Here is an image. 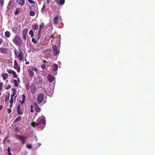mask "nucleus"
<instances>
[{"label": "nucleus", "instance_id": "obj_1", "mask_svg": "<svg viewBox=\"0 0 155 155\" xmlns=\"http://www.w3.org/2000/svg\"><path fill=\"white\" fill-rule=\"evenodd\" d=\"M46 124V120L45 117L38 118L36 122H33L31 123V126L33 127H36L38 128L43 129Z\"/></svg>", "mask_w": 155, "mask_h": 155}, {"label": "nucleus", "instance_id": "obj_2", "mask_svg": "<svg viewBox=\"0 0 155 155\" xmlns=\"http://www.w3.org/2000/svg\"><path fill=\"white\" fill-rule=\"evenodd\" d=\"M27 90L29 91L30 93L31 94H34L35 93L36 90V87L34 85L31 84L30 85L29 83H27L26 86Z\"/></svg>", "mask_w": 155, "mask_h": 155}, {"label": "nucleus", "instance_id": "obj_3", "mask_svg": "<svg viewBox=\"0 0 155 155\" xmlns=\"http://www.w3.org/2000/svg\"><path fill=\"white\" fill-rule=\"evenodd\" d=\"M15 56L18 58L20 61H22L24 56L23 53L20 50L19 51L15 50L14 51Z\"/></svg>", "mask_w": 155, "mask_h": 155}, {"label": "nucleus", "instance_id": "obj_4", "mask_svg": "<svg viewBox=\"0 0 155 155\" xmlns=\"http://www.w3.org/2000/svg\"><path fill=\"white\" fill-rule=\"evenodd\" d=\"M13 41L17 45H19L21 44V39L20 37L18 35L15 36L13 40Z\"/></svg>", "mask_w": 155, "mask_h": 155}, {"label": "nucleus", "instance_id": "obj_5", "mask_svg": "<svg viewBox=\"0 0 155 155\" xmlns=\"http://www.w3.org/2000/svg\"><path fill=\"white\" fill-rule=\"evenodd\" d=\"M44 96V94L42 93L39 94L37 98V101L39 104L41 103L43 101Z\"/></svg>", "mask_w": 155, "mask_h": 155}, {"label": "nucleus", "instance_id": "obj_6", "mask_svg": "<svg viewBox=\"0 0 155 155\" xmlns=\"http://www.w3.org/2000/svg\"><path fill=\"white\" fill-rule=\"evenodd\" d=\"M52 51L53 53V54L54 56H57L58 53L59 54V51L58 52L57 48L56 46L55 45H54L52 46Z\"/></svg>", "mask_w": 155, "mask_h": 155}, {"label": "nucleus", "instance_id": "obj_7", "mask_svg": "<svg viewBox=\"0 0 155 155\" xmlns=\"http://www.w3.org/2000/svg\"><path fill=\"white\" fill-rule=\"evenodd\" d=\"M17 114L18 115L22 114L23 113V110L21 109L20 107V104H19L17 108Z\"/></svg>", "mask_w": 155, "mask_h": 155}, {"label": "nucleus", "instance_id": "obj_8", "mask_svg": "<svg viewBox=\"0 0 155 155\" xmlns=\"http://www.w3.org/2000/svg\"><path fill=\"white\" fill-rule=\"evenodd\" d=\"M14 68L15 69L17 70V71L18 73L20 72V68L16 61H14Z\"/></svg>", "mask_w": 155, "mask_h": 155}, {"label": "nucleus", "instance_id": "obj_9", "mask_svg": "<svg viewBox=\"0 0 155 155\" xmlns=\"http://www.w3.org/2000/svg\"><path fill=\"white\" fill-rule=\"evenodd\" d=\"M33 107L34 108L35 110L37 112L39 113L41 111V109L37 105L36 103L33 104Z\"/></svg>", "mask_w": 155, "mask_h": 155}, {"label": "nucleus", "instance_id": "obj_10", "mask_svg": "<svg viewBox=\"0 0 155 155\" xmlns=\"http://www.w3.org/2000/svg\"><path fill=\"white\" fill-rule=\"evenodd\" d=\"M17 136L18 138L21 140L22 141V144H24L25 143V138L24 137H23L21 135H17Z\"/></svg>", "mask_w": 155, "mask_h": 155}, {"label": "nucleus", "instance_id": "obj_11", "mask_svg": "<svg viewBox=\"0 0 155 155\" xmlns=\"http://www.w3.org/2000/svg\"><path fill=\"white\" fill-rule=\"evenodd\" d=\"M47 79L50 82H51L53 81L55 78L52 75L49 74L47 76Z\"/></svg>", "mask_w": 155, "mask_h": 155}, {"label": "nucleus", "instance_id": "obj_12", "mask_svg": "<svg viewBox=\"0 0 155 155\" xmlns=\"http://www.w3.org/2000/svg\"><path fill=\"white\" fill-rule=\"evenodd\" d=\"M56 2L58 5H63L65 2V0H55Z\"/></svg>", "mask_w": 155, "mask_h": 155}, {"label": "nucleus", "instance_id": "obj_13", "mask_svg": "<svg viewBox=\"0 0 155 155\" xmlns=\"http://www.w3.org/2000/svg\"><path fill=\"white\" fill-rule=\"evenodd\" d=\"M58 18H59L58 15L56 16L55 17L53 18V23L54 25H57L58 24Z\"/></svg>", "mask_w": 155, "mask_h": 155}, {"label": "nucleus", "instance_id": "obj_14", "mask_svg": "<svg viewBox=\"0 0 155 155\" xmlns=\"http://www.w3.org/2000/svg\"><path fill=\"white\" fill-rule=\"evenodd\" d=\"M22 101H21V100H20L19 101L21 103V105H22V104L25 103V101L26 98L24 94H22Z\"/></svg>", "mask_w": 155, "mask_h": 155}, {"label": "nucleus", "instance_id": "obj_15", "mask_svg": "<svg viewBox=\"0 0 155 155\" xmlns=\"http://www.w3.org/2000/svg\"><path fill=\"white\" fill-rule=\"evenodd\" d=\"M2 77L3 79L5 80L7 78L8 76L7 74L3 73L2 74Z\"/></svg>", "mask_w": 155, "mask_h": 155}, {"label": "nucleus", "instance_id": "obj_16", "mask_svg": "<svg viewBox=\"0 0 155 155\" xmlns=\"http://www.w3.org/2000/svg\"><path fill=\"white\" fill-rule=\"evenodd\" d=\"M53 71H56L58 68V65L56 64H53Z\"/></svg>", "mask_w": 155, "mask_h": 155}, {"label": "nucleus", "instance_id": "obj_17", "mask_svg": "<svg viewBox=\"0 0 155 155\" xmlns=\"http://www.w3.org/2000/svg\"><path fill=\"white\" fill-rule=\"evenodd\" d=\"M1 52L2 53H7V50L6 48H0Z\"/></svg>", "mask_w": 155, "mask_h": 155}, {"label": "nucleus", "instance_id": "obj_18", "mask_svg": "<svg viewBox=\"0 0 155 155\" xmlns=\"http://www.w3.org/2000/svg\"><path fill=\"white\" fill-rule=\"evenodd\" d=\"M28 73L30 75V78H32L34 75V73L33 71L31 69H29L28 70Z\"/></svg>", "mask_w": 155, "mask_h": 155}, {"label": "nucleus", "instance_id": "obj_19", "mask_svg": "<svg viewBox=\"0 0 155 155\" xmlns=\"http://www.w3.org/2000/svg\"><path fill=\"white\" fill-rule=\"evenodd\" d=\"M44 25L43 23H42L40 25L39 28V31H38L39 34L40 33L41 29L44 28Z\"/></svg>", "mask_w": 155, "mask_h": 155}, {"label": "nucleus", "instance_id": "obj_20", "mask_svg": "<svg viewBox=\"0 0 155 155\" xmlns=\"http://www.w3.org/2000/svg\"><path fill=\"white\" fill-rule=\"evenodd\" d=\"M20 12V8H18L16 9V11L14 12V14L15 15H17Z\"/></svg>", "mask_w": 155, "mask_h": 155}, {"label": "nucleus", "instance_id": "obj_21", "mask_svg": "<svg viewBox=\"0 0 155 155\" xmlns=\"http://www.w3.org/2000/svg\"><path fill=\"white\" fill-rule=\"evenodd\" d=\"M21 118V117L20 116H19L18 117H17L13 121V122L15 123L19 121H20Z\"/></svg>", "mask_w": 155, "mask_h": 155}, {"label": "nucleus", "instance_id": "obj_22", "mask_svg": "<svg viewBox=\"0 0 155 155\" xmlns=\"http://www.w3.org/2000/svg\"><path fill=\"white\" fill-rule=\"evenodd\" d=\"M25 3V0H20V2H19V4L21 6H23Z\"/></svg>", "mask_w": 155, "mask_h": 155}, {"label": "nucleus", "instance_id": "obj_23", "mask_svg": "<svg viewBox=\"0 0 155 155\" xmlns=\"http://www.w3.org/2000/svg\"><path fill=\"white\" fill-rule=\"evenodd\" d=\"M5 36L7 38H9L10 36V34L9 31H6L5 32Z\"/></svg>", "mask_w": 155, "mask_h": 155}, {"label": "nucleus", "instance_id": "obj_24", "mask_svg": "<svg viewBox=\"0 0 155 155\" xmlns=\"http://www.w3.org/2000/svg\"><path fill=\"white\" fill-rule=\"evenodd\" d=\"M29 34L30 35L31 37H33L34 36V34L32 30H31L30 31Z\"/></svg>", "mask_w": 155, "mask_h": 155}, {"label": "nucleus", "instance_id": "obj_25", "mask_svg": "<svg viewBox=\"0 0 155 155\" xmlns=\"http://www.w3.org/2000/svg\"><path fill=\"white\" fill-rule=\"evenodd\" d=\"M38 26L37 25H33L32 27V29L34 30L35 31L37 30L38 29Z\"/></svg>", "mask_w": 155, "mask_h": 155}, {"label": "nucleus", "instance_id": "obj_26", "mask_svg": "<svg viewBox=\"0 0 155 155\" xmlns=\"http://www.w3.org/2000/svg\"><path fill=\"white\" fill-rule=\"evenodd\" d=\"M13 82H14V85L15 86V87H18V84L17 82V81L15 80V79H14L13 80Z\"/></svg>", "mask_w": 155, "mask_h": 155}, {"label": "nucleus", "instance_id": "obj_27", "mask_svg": "<svg viewBox=\"0 0 155 155\" xmlns=\"http://www.w3.org/2000/svg\"><path fill=\"white\" fill-rule=\"evenodd\" d=\"M35 14V12L32 11L31 10L29 12V15L31 16H34Z\"/></svg>", "mask_w": 155, "mask_h": 155}, {"label": "nucleus", "instance_id": "obj_28", "mask_svg": "<svg viewBox=\"0 0 155 155\" xmlns=\"http://www.w3.org/2000/svg\"><path fill=\"white\" fill-rule=\"evenodd\" d=\"M14 97V96H12V95H11V98L10 100V104H13Z\"/></svg>", "mask_w": 155, "mask_h": 155}, {"label": "nucleus", "instance_id": "obj_29", "mask_svg": "<svg viewBox=\"0 0 155 155\" xmlns=\"http://www.w3.org/2000/svg\"><path fill=\"white\" fill-rule=\"evenodd\" d=\"M7 71L8 72V73L10 74H12V72H14V71L11 70H9L8 69L7 70Z\"/></svg>", "mask_w": 155, "mask_h": 155}, {"label": "nucleus", "instance_id": "obj_30", "mask_svg": "<svg viewBox=\"0 0 155 155\" xmlns=\"http://www.w3.org/2000/svg\"><path fill=\"white\" fill-rule=\"evenodd\" d=\"M12 74L13 75L14 77L15 78H17V75L15 71L12 72Z\"/></svg>", "mask_w": 155, "mask_h": 155}, {"label": "nucleus", "instance_id": "obj_31", "mask_svg": "<svg viewBox=\"0 0 155 155\" xmlns=\"http://www.w3.org/2000/svg\"><path fill=\"white\" fill-rule=\"evenodd\" d=\"M32 41L33 42L34 44H36L37 43L38 41H36L35 38H32Z\"/></svg>", "mask_w": 155, "mask_h": 155}, {"label": "nucleus", "instance_id": "obj_32", "mask_svg": "<svg viewBox=\"0 0 155 155\" xmlns=\"http://www.w3.org/2000/svg\"><path fill=\"white\" fill-rule=\"evenodd\" d=\"M32 145L30 144H28L27 146V147L29 149H31L32 148Z\"/></svg>", "mask_w": 155, "mask_h": 155}, {"label": "nucleus", "instance_id": "obj_33", "mask_svg": "<svg viewBox=\"0 0 155 155\" xmlns=\"http://www.w3.org/2000/svg\"><path fill=\"white\" fill-rule=\"evenodd\" d=\"M9 96H10V94H8V96H7L5 97V102H7V101H8V100H9Z\"/></svg>", "mask_w": 155, "mask_h": 155}, {"label": "nucleus", "instance_id": "obj_34", "mask_svg": "<svg viewBox=\"0 0 155 155\" xmlns=\"http://www.w3.org/2000/svg\"><path fill=\"white\" fill-rule=\"evenodd\" d=\"M3 84L2 82H0V91L2 89Z\"/></svg>", "mask_w": 155, "mask_h": 155}, {"label": "nucleus", "instance_id": "obj_35", "mask_svg": "<svg viewBox=\"0 0 155 155\" xmlns=\"http://www.w3.org/2000/svg\"><path fill=\"white\" fill-rule=\"evenodd\" d=\"M28 31V29L27 28H25L23 30V34H27Z\"/></svg>", "mask_w": 155, "mask_h": 155}, {"label": "nucleus", "instance_id": "obj_36", "mask_svg": "<svg viewBox=\"0 0 155 155\" xmlns=\"http://www.w3.org/2000/svg\"><path fill=\"white\" fill-rule=\"evenodd\" d=\"M16 90H15L14 89V91L13 92L12 94H11V95H12V96H15V94H16Z\"/></svg>", "mask_w": 155, "mask_h": 155}, {"label": "nucleus", "instance_id": "obj_37", "mask_svg": "<svg viewBox=\"0 0 155 155\" xmlns=\"http://www.w3.org/2000/svg\"><path fill=\"white\" fill-rule=\"evenodd\" d=\"M31 69L32 71L33 70L35 71H38V69L35 67H33L31 68Z\"/></svg>", "mask_w": 155, "mask_h": 155}, {"label": "nucleus", "instance_id": "obj_38", "mask_svg": "<svg viewBox=\"0 0 155 155\" xmlns=\"http://www.w3.org/2000/svg\"><path fill=\"white\" fill-rule=\"evenodd\" d=\"M28 1L31 4H35L34 2L32 0H28Z\"/></svg>", "mask_w": 155, "mask_h": 155}, {"label": "nucleus", "instance_id": "obj_39", "mask_svg": "<svg viewBox=\"0 0 155 155\" xmlns=\"http://www.w3.org/2000/svg\"><path fill=\"white\" fill-rule=\"evenodd\" d=\"M7 111L8 113L9 114L11 113L12 112L11 110L9 108L7 109Z\"/></svg>", "mask_w": 155, "mask_h": 155}, {"label": "nucleus", "instance_id": "obj_40", "mask_svg": "<svg viewBox=\"0 0 155 155\" xmlns=\"http://www.w3.org/2000/svg\"><path fill=\"white\" fill-rule=\"evenodd\" d=\"M46 67V65L44 64H42L41 66V68L42 69H44Z\"/></svg>", "mask_w": 155, "mask_h": 155}, {"label": "nucleus", "instance_id": "obj_41", "mask_svg": "<svg viewBox=\"0 0 155 155\" xmlns=\"http://www.w3.org/2000/svg\"><path fill=\"white\" fill-rule=\"evenodd\" d=\"M37 39H39V38H40V33L39 34V33H38V35H36V36H35V38H37Z\"/></svg>", "mask_w": 155, "mask_h": 155}, {"label": "nucleus", "instance_id": "obj_42", "mask_svg": "<svg viewBox=\"0 0 155 155\" xmlns=\"http://www.w3.org/2000/svg\"><path fill=\"white\" fill-rule=\"evenodd\" d=\"M11 87V85H8L5 88V89L7 90H8Z\"/></svg>", "mask_w": 155, "mask_h": 155}, {"label": "nucleus", "instance_id": "obj_43", "mask_svg": "<svg viewBox=\"0 0 155 155\" xmlns=\"http://www.w3.org/2000/svg\"><path fill=\"white\" fill-rule=\"evenodd\" d=\"M26 34H23V38L25 39V40L26 39Z\"/></svg>", "mask_w": 155, "mask_h": 155}, {"label": "nucleus", "instance_id": "obj_44", "mask_svg": "<svg viewBox=\"0 0 155 155\" xmlns=\"http://www.w3.org/2000/svg\"><path fill=\"white\" fill-rule=\"evenodd\" d=\"M3 42V40L2 38H0V45H1Z\"/></svg>", "mask_w": 155, "mask_h": 155}, {"label": "nucleus", "instance_id": "obj_45", "mask_svg": "<svg viewBox=\"0 0 155 155\" xmlns=\"http://www.w3.org/2000/svg\"><path fill=\"white\" fill-rule=\"evenodd\" d=\"M11 149L10 147H8V153H10Z\"/></svg>", "mask_w": 155, "mask_h": 155}, {"label": "nucleus", "instance_id": "obj_46", "mask_svg": "<svg viewBox=\"0 0 155 155\" xmlns=\"http://www.w3.org/2000/svg\"><path fill=\"white\" fill-rule=\"evenodd\" d=\"M49 3V0H46L45 2L46 4H48Z\"/></svg>", "mask_w": 155, "mask_h": 155}, {"label": "nucleus", "instance_id": "obj_47", "mask_svg": "<svg viewBox=\"0 0 155 155\" xmlns=\"http://www.w3.org/2000/svg\"><path fill=\"white\" fill-rule=\"evenodd\" d=\"M3 107V105H0V111L2 110Z\"/></svg>", "mask_w": 155, "mask_h": 155}, {"label": "nucleus", "instance_id": "obj_48", "mask_svg": "<svg viewBox=\"0 0 155 155\" xmlns=\"http://www.w3.org/2000/svg\"><path fill=\"white\" fill-rule=\"evenodd\" d=\"M45 8H42L41 9V12H43V11H45Z\"/></svg>", "mask_w": 155, "mask_h": 155}, {"label": "nucleus", "instance_id": "obj_49", "mask_svg": "<svg viewBox=\"0 0 155 155\" xmlns=\"http://www.w3.org/2000/svg\"><path fill=\"white\" fill-rule=\"evenodd\" d=\"M53 37V38H54V37L53 35H52L51 36H50L49 37V38H50Z\"/></svg>", "mask_w": 155, "mask_h": 155}, {"label": "nucleus", "instance_id": "obj_50", "mask_svg": "<svg viewBox=\"0 0 155 155\" xmlns=\"http://www.w3.org/2000/svg\"><path fill=\"white\" fill-rule=\"evenodd\" d=\"M30 111H31V113H33L34 112V110H33V108H31V109Z\"/></svg>", "mask_w": 155, "mask_h": 155}, {"label": "nucleus", "instance_id": "obj_51", "mask_svg": "<svg viewBox=\"0 0 155 155\" xmlns=\"http://www.w3.org/2000/svg\"><path fill=\"white\" fill-rule=\"evenodd\" d=\"M46 6L45 4H44L42 8H46Z\"/></svg>", "mask_w": 155, "mask_h": 155}, {"label": "nucleus", "instance_id": "obj_52", "mask_svg": "<svg viewBox=\"0 0 155 155\" xmlns=\"http://www.w3.org/2000/svg\"><path fill=\"white\" fill-rule=\"evenodd\" d=\"M18 128H16L15 129V131H17L18 130Z\"/></svg>", "mask_w": 155, "mask_h": 155}, {"label": "nucleus", "instance_id": "obj_53", "mask_svg": "<svg viewBox=\"0 0 155 155\" xmlns=\"http://www.w3.org/2000/svg\"><path fill=\"white\" fill-rule=\"evenodd\" d=\"M25 64H29V62L28 61H26V62H25Z\"/></svg>", "mask_w": 155, "mask_h": 155}, {"label": "nucleus", "instance_id": "obj_54", "mask_svg": "<svg viewBox=\"0 0 155 155\" xmlns=\"http://www.w3.org/2000/svg\"><path fill=\"white\" fill-rule=\"evenodd\" d=\"M14 89L15 90H16V89H15V88H12V90H13V91H14Z\"/></svg>", "mask_w": 155, "mask_h": 155}, {"label": "nucleus", "instance_id": "obj_55", "mask_svg": "<svg viewBox=\"0 0 155 155\" xmlns=\"http://www.w3.org/2000/svg\"><path fill=\"white\" fill-rule=\"evenodd\" d=\"M0 2H1V5H2V3H3L2 1V0L0 1Z\"/></svg>", "mask_w": 155, "mask_h": 155}, {"label": "nucleus", "instance_id": "obj_56", "mask_svg": "<svg viewBox=\"0 0 155 155\" xmlns=\"http://www.w3.org/2000/svg\"><path fill=\"white\" fill-rule=\"evenodd\" d=\"M17 81L18 82H20V80H19V78H17Z\"/></svg>", "mask_w": 155, "mask_h": 155}, {"label": "nucleus", "instance_id": "obj_57", "mask_svg": "<svg viewBox=\"0 0 155 155\" xmlns=\"http://www.w3.org/2000/svg\"><path fill=\"white\" fill-rule=\"evenodd\" d=\"M33 107H33V105H31V108H33Z\"/></svg>", "mask_w": 155, "mask_h": 155}, {"label": "nucleus", "instance_id": "obj_58", "mask_svg": "<svg viewBox=\"0 0 155 155\" xmlns=\"http://www.w3.org/2000/svg\"><path fill=\"white\" fill-rule=\"evenodd\" d=\"M12 104H10V105H10V108H11L12 107Z\"/></svg>", "mask_w": 155, "mask_h": 155}, {"label": "nucleus", "instance_id": "obj_59", "mask_svg": "<svg viewBox=\"0 0 155 155\" xmlns=\"http://www.w3.org/2000/svg\"><path fill=\"white\" fill-rule=\"evenodd\" d=\"M8 155H12V154H11V153H8Z\"/></svg>", "mask_w": 155, "mask_h": 155}, {"label": "nucleus", "instance_id": "obj_60", "mask_svg": "<svg viewBox=\"0 0 155 155\" xmlns=\"http://www.w3.org/2000/svg\"><path fill=\"white\" fill-rule=\"evenodd\" d=\"M43 62H46V61H45V60H44V61H43Z\"/></svg>", "mask_w": 155, "mask_h": 155}, {"label": "nucleus", "instance_id": "obj_61", "mask_svg": "<svg viewBox=\"0 0 155 155\" xmlns=\"http://www.w3.org/2000/svg\"><path fill=\"white\" fill-rule=\"evenodd\" d=\"M1 134V131L0 130V134Z\"/></svg>", "mask_w": 155, "mask_h": 155}, {"label": "nucleus", "instance_id": "obj_62", "mask_svg": "<svg viewBox=\"0 0 155 155\" xmlns=\"http://www.w3.org/2000/svg\"><path fill=\"white\" fill-rule=\"evenodd\" d=\"M25 61H26V59H25Z\"/></svg>", "mask_w": 155, "mask_h": 155}]
</instances>
